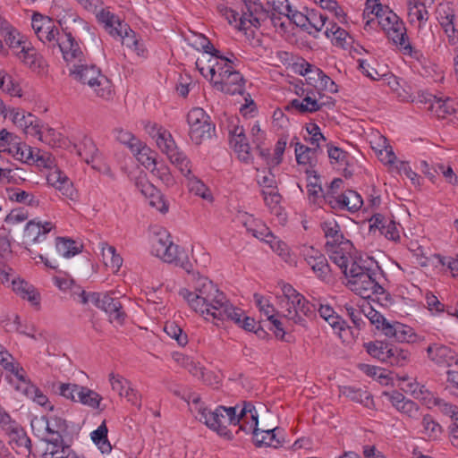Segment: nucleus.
<instances>
[{
    "label": "nucleus",
    "instance_id": "4d7b16f0",
    "mask_svg": "<svg viewBox=\"0 0 458 458\" xmlns=\"http://www.w3.org/2000/svg\"><path fill=\"white\" fill-rule=\"evenodd\" d=\"M308 18L309 30L314 29L316 32H319L322 30L328 19L327 15L318 13L316 10L308 11Z\"/></svg>",
    "mask_w": 458,
    "mask_h": 458
},
{
    "label": "nucleus",
    "instance_id": "cd10ccee",
    "mask_svg": "<svg viewBox=\"0 0 458 458\" xmlns=\"http://www.w3.org/2000/svg\"><path fill=\"white\" fill-rule=\"evenodd\" d=\"M428 102L430 103V111L435 113L438 118L445 119L447 115L458 112V103L452 98H446L442 99L436 96H431Z\"/></svg>",
    "mask_w": 458,
    "mask_h": 458
},
{
    "label": "nucleus",
    "instance_id": "f8f14e48",
    "mask_svg": "<svg viewBox=\"0 0 458 458\" xmlns=\"http://www.w3.org/2000/svg\"><path fill=\"white\" fill-rule=\"evenodd\" d=\"M171 163L174 165L186 178L187 187L191 192H193L195 195L199 196L204 199H211V193L208 188L201 180L192 174L191 169V161L188 159L184 152L180 154V157L178 156L177 157H174Z\"/></svg>",
    "mask_w": 458,
    "mask_h": 458
},
{
    "label": "nucleus",
    "instance_id": "5fc2aeb1",
    "mask_svg": "<svg viewBox=\"0 0 458 458\" xmlns=\"http://www.w3.org/2000/svg\"><path fill=\"white\" fill-rule=\"evenodd\" d=\"M164 330L167 335L174 339L180 346H185L188 344L186 333L174 322H166Z\"/></svg>",
    "mask_w": 458,
    "mask_h": 458
},
{
    "label": "nucleus",
    "instance_id": "a211bd4d",
    "mask_svg": "<svg viewBox=\"0 0 458 458\" xmlns=\"http://www.w3.org/2000/svg\"><path fill=\"white\" fill-rule=\"evenodd\" d=\"M229 143L238 158L246 164L252 162L253 157L250 154V147L245 135L242 126H234L229 132Z\"/></svg>",
    "mask_w": 458,
    "mask_h": 458
},
{
    "label": "nucleus",
    "instance_id": "c9c22d12",
    "mask_svg": "<svg viewBox=\"0 0 458 458\" xmlns=\"http://www.w3.org/2000/svg\"><path fill=\"white\" fill-rule=\"evenodd\" d=\"M320 148L313 146L312 148L307 147L300 142L295 145L296 161L299 165H312L316 161V157Z\"/></svg>",
    "mask_w": 458,
    "mask_h": 458
},
{
    "label": "nucleus",
    "instance_id": "ddd939ff",
    "mask_svg": "<svg viewBox=\"0 0 458 458\" xmlns=\"http://www.w3.org/2000/svg\"><path fill=\"white\" fill-rule=\"evenodd\" d=\"M243 3L242 16L239 18V29L246 30L247 24L256 28L268 17V10L260 0H241Z\"/></svg>",
    "mask_w": 458,
    "mask_h": 458
},
{
    "label": "nucleus",
    "instance_id": "7ed1b4c3",
    "mask_svg": "<svg viewBox=\"0 0 458 458\" xmlns=\"http://www.w3.org/2000/svg\"><path fill=\"white\" fill-rule=\"evenodd\" d=\"M70 75L81 83L89 85L101 98L110 99L114 95L111 81L95 64H88L86 61L74 64L70 69Z\"/></svg>",
    "mask_w": 458,
    "mask_h": 458
},
{
    "label": "nucleus",
    "instance_id": "4c0bfd02",
    "mask_svg": "<svg viewBox=\"0 0 458 458\" xmlns=\"http://www.w3.org/2000/svg\"><path fill=\"white\" fill-rule=\"evenodd\" d=\"M101 251L104 264L114 271H118L123 265V258L116 253L115 248L105 242L102 243Z\"/></svg>",
    "mask_w": 458,
    "mask_h": 458
},
{
    "label": "nucleus",
    "instance_id": "79ce46f5",
    "mask_svg": "<svg viewBox=\"0 0 458 458\" xmlns=\"http://www.w3.org/2000/svg\"><path fill=\"white\" fill-rule=\"evenodd\" d=\"M421 425L423 427V433L428 439L437 440L441 437L443 428L430 414L423 416Z\"/></svg>",
    "mask_w": 458,
    "mask_h": 458
},
{
    "label": "nucleus",
    "instance_id": "49530a36",
    "mask_svg": "<svg viewBox=\"0 0 458 458\" xmlns=\"http://www.w3.org/2000/svg\"><path fill=\"white\" fill-rule=\"evenodd\" d=\"M312 269L317 277L320 280H326L329 276L330 267L324 255L317 256L306 262Z\"/></svg>",
    "mask_w": 458,
    "mask_h": 458
},
{
    "label": "nucleus",
    "instance_id": "393cba45",
    "mask_svg": "<svg viewBox=\"0 0 458 458\" xmlns=\"http://www.w3.org/2000/svg\"><path fill=\"white\" fill-rule=\"evenodd\" d=\"M54 228L51 222L42 223L33 219L27 223L23 236L32 243L40 242L46 239L47 234Z\"/></svg>",
    "mask_w": 458,
    "mask_h": 458
},
{
    "label": "nucleus",
    "instance_id": "13d9d810",
    "mask_svg": "<svg viewBox=\"0 0 458 458\" xmlns=\"http://www.w3.org/2000/svg\"><path fill=\"white\" fill-rule=\"evenodd\" d=\"M84 386L76 384L61 383L58 386L60 395L72 402H77V396L81 394Z\"/></svg>",
    "mask_w": 458,
    "mask_h": 458
},
{
    "label": "nucleus",
    "instance_id": "dca6fc26",
    "mask_svg": "<svg viewBox=\"0 0 458 458\" xmlns=\"http://www.w3.org/2000/svg\"><path fill=\"white\" fill-rule=\"evenodd\" d=\"M385 32L387 38L398 47L399 50L404 55H409L418 61L423 57V54L420 50L415 49L409 42L406 27L403 21L397 23L395 27L386 30Z\"/></svg>",
    "mask_w": 458,
    "mask_h": 458
},
{
    "label": "nucleus",
    "instance_id": "f03ea898",
    "mask_svg": "<svg viewBox=\"0 0 458 458\" xmlns=\"http://www.w3.org/2000/svg\"><path fill=\"white\" fill-rule=\"evenodd\" d=\"M345 276L348 279L347 284L350 289L363 299L370 298L373 294H383L385 293V289L378 281L381 276L378 267L372 269L353 261Z\"/></svg>",
    "mask_w": 458,
    "mask_h": 458
},
{
    "label": "nucleus",
    "instance_id": "f704fd0d",
    "mask_svg": "<svg viewBox=\"0 0 458 458\" xmlns=\"http://www.w3.org/2000/svg\"><path fill=\"white\" fill-rule=\"evenodd\" d=\"M35 34L41 42L48 44L52 47L59 37V30L53 19L50 18Z\"/></svg>",
    "mask_w": 458,
    "mask_h": 458
},
{
    "label": "nucleus",
    "instance_id": "72a5a7b5",
    "mask_svg": "<svg viewBox=\"0 0 458 458\" xmlns=\"http://www.w3.org/2000/svg\"><path fill=\"white\" fill-rule=\"evenodd\" d=\"M321 108V105L310 97H305L302 100L294 98L286 106V110H296L300 114L314 113Z\"/></svg>",
    "mask_w": 458,
    "mask_h": 458
},
{
    "label": "nucleus",
    "instance_id": "09e8293b",
    "mask_svg": "<svg viewBox=\"0 0 458 458\" xmlns=\"http://www.w3.org/2000/svg\"><path fill=\"white\" fill-rule=\"evenodd\" d=\"M118 32L119 35L114 36V38H122V44L125 45L126 47L130 48H134L135 50H138V44L139 41L136 37V33L128 26V24L123 22L118 23Z\"/></svg>",
    "mask_w": 458,
    "mask_h": 458
},
{
    "label": "nucleus",
    "instance_id": "0e129e2a",
    "mask_svg": "<svg viewBox=\"0 0 458 458\" xmlns=\"http://www.w3.org/2000/svg\"><path fill=\"white\" fill-rule=\"evenodd\" d=\"M437 19L441 26L454 21L455 14L449 4H439L437 8Z\"/></svg>",
    "mask_w": 458,
    "mask_h": 458
},
{
    "label": "nucleus",
    "instance_id": "774afa93",
    "mask_svg": "<svg viewBox=\"0 0 458 458\" xmlns=\"http://www.w3.org/2000/svg\"><path fill=\"white\" fill-rule=\"evenodd\" d=\"M409 6V16L415 17L419 21H428V13L422 2L419 0L410 1Z\"/></svg>",
    "mask_w": 458,
    "mask_h": 458
},
{
    "label": "nucleus",
    "instance_id": "f257e3e1",
    "mask_svg": "<svg viewBox=\"0 0 458 458\" xmlns=\"http://www.w3.org/2000/svg\"><path fill=\"white\" fill-rule=\"evenodd\" d=\"M190 275L193 291L182 288L179 294L193 310L203 316H210L216 326L218 321L223 322L225 319H234L239 322L241 312L234 310V306L230 303L225 294L212 281L192 270ZM206 319L208 318L206 317Z\"/></svg>",
    "mask_w": 458,
    "mask_h": 458
},
{
    "label": "nucleus",
    "instance_id": "a19ab883",
    "mask_svg": "<svg viewBox=\"0 0 458 458\" xmlns=\"http://www.w3.org/2000/svg\"><path fill=\"white\" fill-rule=\"evenodd\" d=\"M98 21L104 24L105 30L111 35L115 36L119 35L120 32H118V23H123L114 14L110 13L107 10L102 9L98 14H97Z\"/></svg>",
    "mask_w": 458,
    "mask_h": 458
},
{
    "label": "nucleus",
    "instance_id": "603ef678",
    "mask_svg": "<svg viewBox=\"0 0 458 458\" xmlns=\"http://www.w3.org/2000/svg\"><path fill=\"white\" fill-rule=\"evenodd\" d=\"M0 89L11 96H21V89L14 79L6 72L0 71Z\"/></svg>",
    "mask_w": 458,
    "mask_h": 458
},
{
    "label": "nucleus",
    "instance_id": "e433bc0d",
    "mask_svg": "<svg viewBox=\"0 0 458 458\" xmlns=\"http://www.w3.org/2000/svg\"><path fill=\"white\" fill-rule=\"evenodd\" d=\"M57 252L64 258L69 259L81 251V245L66 237H57L55 242Z\"/></svg>",
    "mask_w": 458,
    "mask_h": 458
},
{
    "label": "nucleus",
    "instance_id": "20e7f679",
    "mask_svg": "<svg viewBox=\"0 0 458 458\" xmlns=\"http://www.w3.org/2000/svg\"><path fill=\"white\" fill-rule=\"evenodd\" d=\"M234 407H225L219 405L214 411L207 407L199 408V420L205 423L210 429L216 431L222 437L227 439L233 437L231 430L227 428L229 425L234 426L236 419V410Z\"/></svg>",
    "mask_w": 458,
    "mask_h": 458
},
{
    "label": "nucleus",
    "instance_id": "412c9836",
    "mask_svg": "<svg viewBox=\"0 0 458 458\" xmlns=\"http://www.w3.org/2000/svg\"><path fill=\"white\" fill-rule=\"evenodd\" d=\"M321 229L324 232L325 237L327 239L325 248H331L339 244L341 247L352 248V243L344 237L340 231V225L335 219H330L321 223Z\"/></svg>",
    "mask_w": 458,
    "mask_h": 458
},
{
    "label": "nucleus",
    "instance_id": "aec40b11",
    "mask_svg": "<svg viewBox=\"0 0 458 458\" xmlns=\"http://www.w3.org/2000/svg\"><path fill=\"white\" fill-rule=\"evenodd\" d=\"M238 220L246 228V231L252 234V236L272 243V241L267 238H274V235L269 228L259 219L255 218L252 215L248 213H242L238 216Z\"/></svg>",
    "mask_w": 458,
    "mask_h": 458
},
{
    "label": "nucleus",
    "instance_id": "c03bdc74",
    "mask_svg": "<svg viewBox=\"0 0 458 458\" xmlns=\"http://www.w3.org/2000/svg\"><path fill=\"white\" fill-rule=\"evenodd\" d=\"M77 398V402L83 405L89 406L92 409H100V411L104 410V408H100V403L103 399L102 396L87 386H84V389H81V394L78 395Z\"/></svg>",
    "mask_w": 458,
    "mask_h": 458
},
{
    "label": "nucleus",
    "instance_id": "b1692460",
    "mask_svg": "<svg viewBox=\"0 0 458 458\" xmlns=\"http://www.w3.org/2000/svg\"><path fill=\"white\" fill-rule=\"evenodd\" d=\"M383 334L386 337L400 343H410L415 336L414 331L411 327L397 321L386 324L383 327Z\"/></svg>",
    "mask_w": 458,
    "mask_h": 458
},
{
    "label": "nucleus",
    "instance_id": "4468645a",
    "mask_svg": "<svg viewBox=\"0 0 458 458\" xmlns=\"http://www.w3.org/2000/svg\"><path fill=\"white\" fill-rule=\"evenodd\" d=\"M52 50L54 54L55 50L60 52L64 60L67 64H72V65L85 62L86 59L83 51L71 32H66L64 37H58L56 42L52 47Z\"/></svg>",
    "mask_w": 458,
    "mask_h": 458
},
{
    "label": "nucleus",
    "instance_id": "0eeeda50",
    "mask_svg": "<svg viewBox=\"0 0 458 458\" xmlns=\"http://www.w3.org/2000/svg\"><path fill=\"white\" fill-rule=\"evenodd\" d=\"M187 123L190 128L189 136L196 145H200L215 135V124L205 110L200 107H194L189 111Z\"/></svg>",
    "mask_w": 458,
    "mask_h": 458
},
{
    "label": "nucleus",
    "instance_id": "bf43d9fd",
    "mask_svg": "<svg viewBox=\"0 0 458 458\" xmlns=\"http://www.w3.org/2000/svg\"><path fill=\"white\" fill-rule=\"evenodd\" d=\"M283 15L286 16L290 21L300 27L302 30L308 32L309 34H312V31L309 30L308 27V13L304 14L297 10H293L291 7V12H287Z\"/></svg>",
    "mask_w": 458,
    "mask_h": 458
},
{
    "label": "nucleus",
    "instance_id": "680f3d73",
    "mask_svg": "<svg viewBox=\"0 0 458 458\" xmlns=\"http://www.w3.org/2000/svg\"><path fill=\"white\" fill-rule=\"evenodd\" d=\"M262 195L264 198L265 204L269 208L271 212L279 215L280 214V201H281V195L276 191L275 190L272 191H262Z\"/></svg>",
    "mask_w": 458,
    "mask_h": 458
},
{
    "label": "nucleus",
    "instance_id": "2f4dec72",
    "mask_svg": "<svg viewBox=\"0 0 458 458\" xmlns=\"http://www.w3.org/2000/svg\"><path fill=\"white\" fill-rule=\"evenodd\" d=\"M108 428L106 421L103 420L102 423L98 427L97 429L90 433V438L92 442L98 446L102 454H110L112 451V445L108 440Z\"/></svg>",
    "mask_w": 458,
    "mask_h": 458
},
{
    "label": "nucleus",
    "instance_id": "de8ad7c7",
    "mask_svg": "<svg viewBox=\"0 0 458 458\" xmlns=\"http://www.w3.org/2000/svg\"><path fill=\"white\" fill-rule=\"evenodd\" d=\"M1 35L4 37L5 43L12 48L21 47L26 41L20 32L10 25L2 27Z\"/></svg>",
    "mask_w": 458,
    "mask_h": 458
},
{
    "label": "nucleus",
    "instance_id": "473e14b6",
    "mask_svg": "<svg viewBox=\"0 0 458 458\" xmlns=\"http://www.w3.org/2000/svg\"><path fill=\"white\" fill-rule=\"evenodd\" d=\"M16 390L21 391L25 396L32 399L38 405L53 410V406L50 405L47 396L35 385L25 384L24 386H17Z\"/></svg>",
    "mask_w": 458,
    "mask_h": 458
},
{
    "label": "nucleus",
    "instance_id": "6e6d98bb",
    "mask_svg": "<svg viewBox=\"0 0 458 458\" xmlns=\"http://www.w3.org/2000/svg\"><path fill=\"white\" fill-rule=\"evenodd\" d=\"M43 458H85L82 455L78 454L74 450L71 448V445L67 444L62 447L56 448L52 451H45Z\"/></svg>",
    "mask_w": 458,
    "mask_h": 458
},
{
    "label": "nucleus",
    "instance_id": "6e6552de",
    "mask_svg": "<svg viewBox=\"0 0 458 458\" xmlns=\"http://www.w3.org/2000/svg\"><path fill=\"white\" fill-rule=\"evenodd\" d=\"M0 427L9 437V445L18 454L31 453V441L24 428L11 418L8 412L0 405Z\"/></svg>",
    "mask_w": 458,
    "mask_h": 458
},
{
    "label": "nucleus",
    "instance_id": "2eb2a0df",
    "mask_svg": "<svg viewBox=\"0 0 458 458\" xmlns=\"http://www.w3.org/2000/svg\"><path fill=\"white\" fill-rule=\"evenodd\" d=\"M323 199L331 208L348 210L352 213L358 211L363 205L361 196L352 190H347L337 197L326 193L323 195Z\"/></svg>",
    "mask_w": 458,
    "mask_h": 458
},
{
    "label": "nucleus",
    "instance_id": "9d476101",
    "mask_svg": "<svg viewBox=\"0 0 458 458\" xmlns=\"http://www.w3.org/2000/svg\"><path fill=\"white\" fill-rule=\"evenodd\" d=\"M36 422L45 426L47 432L49 434V437L45 439L47 443L45 451H52V448L55 450L68 444L64 439L68 432V425L65 420L58 416H53L50 419L43 416L39 420H36Z\"/></svg>",
    "mask_w": 458,
    "mask_h": 458
},
{
    "label": "nucleus",
    "instance_id": "f3484780",
    "mask_svg": "<svg viewBox=\"0 0 458 458\" xmlns=\"http://www.w3.org/2000/svg\"><path fill=\"white\" fill-rule=\"evenodd\" d=\"M216 89L229 95H242L245 90V80L241 72L232 69L228 73L223 72L222 79L216 81Z\"/></svg>",
    "mask_w": 458,
    "mask_h": 458
},
{
    "label": "nucleus",
    "instance_id": "69168bd1",
    "mask_svg": "<svg viewBox=\"0 0 458 458\" xmlns=\"http://www.w3.org/2000/svg\"><path fill=\"white\" fill-rule=\"evenodd\" d=\"M109 381L112 386V389L116 391L120 396H123L131 387L130 382L126 378L113 372L109 374Z\"/></svg>",
    "mask_w": 458,
    "mask_h": 458
},
{
    "label": "nucleus",
    "instance_id": "bb28decb",
    "mask_svg": "<svg viewBox=\"0 0 458 458\" xmlns=\"http://www.w3.org/2000/svg\"><path fill=\"white\" fill-rule=\"evenodd\" d=\"M341 246L342 244H339L331 248L325 249L328 253L330 259L335 265H337L341 268L344 276H346L350 269L349 265H352V263L354 260L350 253L352 248L344 249Z\"/></svg>",
    "mask_w": 458,
    "mask_h": 458
},
{
    "label": "nucleus",
    "instance_id": "864d4df0",
    "mask_svg": "<svg viewBox=\"0 0 458 458\" xmlns=\"http://www.w3.org/2000/svg\"><path fill=\"white\" fill-rule=\"evenodd\" d=\"M13 123L21 127L22 130L28 128V124L31 125L33 121H36V116L30 113L25 112L23 109H13L11 111Z\"/></svg>",
    "mask_w": 458,
    "mask_h": 458
},
{
    "label": "nucleus",
    "instance_id": "6ab92c4d",
    "mask_svg": "<svg viewBox=\"0 0 458 458\" xmlns=\"http://www.w3.org/2000/svg\"><path fill=\"white\" fill-rule=\"evenodd\" d=\"M236 419L237 420L234 421V426L239 425L236 433L241 430L246 434H250L251 430H256L259 425L258 411L250 402H243L239 413L236 412Z\"/></svg>",
    "mask_w": 458,
    "mask_h": 458
},
{
    "label": "nucleus",
    "instance_id": "39448f33",
    "mask_svg": "<svg viewBox=\"0 0 458 458\" xmlns=\"http://www.w3.org/2000/svg\"><path fill=\"white\" fill-rule=\"evenodd\" d=\"M152 253L167 263H174L183 268L188 274L192 270L185 251L181 250L170 240V234L166 231L159 232L152 242Z\"/></svg>",
    "mask_w": 458,
    "mask_h": 458
},
{
    "label": "nucleus",
    "instance_id": "1a4fd4ad",
    "mask_svg": "<svg viewBox=\"0 0 458 458\" xmlns=\"http://www.w3.org/2000/svg\"><path fill=\"white\" fill-rule=\"evenodd\" d=\"M284 316L293 324L307 327L306 318H313L316 315L317 304L306 300L302 294H299L296 299L292 300L284 305Z\"/></svg>",
    "mask_w": 458,
    "mask_h": 458
},
{
    "label": "nucleus",
    "instance_id": "5701e85b",
    "mask_svg": "<svg viewBox=\"0 0 458 458\" xmlns=\"http://www.w3.org/2000/svg\"><path fill=\"white\" fill-rule=\"evenodd\" d=\"M428 359L436 365L440 367H450L453 363H456V354L450 347L440 344H432L427 348Z\"/></svg>",
    "mask_w": 458,
    "mask_h": 458
},
{
    "label": "nucleus",
    "instance_id": "052dcab7",
    "mask_svg": "<svg viewBox=\"0 0 458 458\" xmlns=\"http://www.w3.org/2000/svg\"><path fill=\"white\" fill-rule=\"evenodd\" d=\"M344 309L354 327L358 330L363 329L366 326V322L362 318L363 306L361 308H355L350 304H345Z\"/></svg>",
    "mask_w": 458,
    "mask_h": 458
},
{
    "label": "nucleus",
    "instance_id": "c756f323",
    "mask_svg": "<svg viewBox=\"0 0 458 458\" xmlns=\"http://www.w3.org/2000/svg\"><path fill=\"white\" fill-rule=\"evenodd\" d=\"M371 13H375L377 22L384 31L395 27L397 23L403 21L396 13L386 5L376 4L373 6Z\"/></svg>",
    "mask_w": 458,
    "mask_h": 458
},
{
    "label": "nucleus",
    "instance_id": "a878e982",
    "mask_svg": "<svg viewBox=\"0 0 458 458\" xmlns=\"http://www.w3.org/2000/svg\"><path fill=\"white\" fill-rule=\"evenodd\" d=\"M317 310L319 316L327 321L335 332L341 334V332L350 328L346 321L336 314L330 305L319 303L317 305Z\"/></svg>",
    "mask_w": 458,
    "mask_h": 458
},
{
    "label": "nucleus",
    "instance_id": "ea45409f",
    "mask_svg": "<svg viewBox=\"0 0 458 458\" xmlns=\"http://www.w3.org/2000/svg\"><path fill=\"white\" fill-rule=\"evenodd\" d=\"M391 344L382 342V341H375V342H369L365 344L367 352L372 356L373 358H376L379 360L380 361L386 362L387 358H389V352Z\"/></svg>",
    "mask_w": 458,
    "mask_h": 458
},
{
    "label": "nucleus",
    "instance_id": "9b49d317",
    "mask_svg": "<svg viewBox=\"0 0 458 458\" xmlns=\"http://www.w3.org/2000/svg\"><path fill=\"white\" fill-rule=\"evenodd\" d=\"M144 129L150 137L156 140L157 147L170 161L180 157V154L183 152L176 145L172 134L157 123L148 121L145 123Z\"/></svg>",
    "mask_w": 458,
    "mask_h": 458
},
{
    "label": "nucleus",
    "instance_id": "338daca9",
    "mask_svg": "<svg viewBox=\"0 0 458 458\" xmlns=\"http://www.w3.org/2000/svg\"><path fill=\"white\" fill-rule=\"evenodd\" d=\"M63 136L60 132H57L55 129L47 127L43 134H40L39 140L48 144L53 148H59L62 146Z\"/></svg>",
    "mask_w": 458,
    "mask_h": 458
},
{
    "label": "nucleus",
    "instance_id": "3c124183",
    "mask_svg": "<svg viewBox=\"0 0 458 458\" xmlns=\"http://www.w3.org/2000/svg\"><path fill=\"white\" fill-rule=\"evenodd\" d=\"M432 403L443 415L448 416L454 420V426L458 423V407L456 405L439 397L433 398Z\"/></svg>",
    "mask_w": 458,
    "mask_h": 458
},
{
    "label": "nucleus",
    "instance_id": "4be33fe9",
    "mask_svg": "<svg viewBox=\"0 0 458 458\" xmlns=\"http://www.w3.org/2000/svg\"><path fill=\"white\" fill-rule=\"evenodd\" d=\"M283 429L276 427L271 429L260 430L257 427L256 430H251L250 433L253 435V441L256 446H271L278 448L282 446L284 438L282 437Z\"/></svg>",
    "mask_w": 458,
    "mask_h": 458
},
{
    "label": "nucleus",
    "instance_id": "a18cd8bd",
    "mask_svg": "<svg viewBox=\"0 0 458 458\" xmlns=\"http://www.w3.org/2000/svg\"><path fill=\"white\" fill-rule=\"evenodd\" d=\"M75 148H77L78 155L88 164L93 162L98 154V148L89 138L85 137Z\"/></svg>",
    "mask_w": 458,
    "mask_h": 458
},
{
    "label": "nucleus",
    "instance_id": "58836bf2",
    "mask_svg": "<svg viewBox=\"0 0 458 458\" xmlns=\"http://www.w3.org/2000/svg\"><path fill=\"white\" fill-rule=\"evenodd\" d=\"M216 65H217V59L208 55H202L196 61L197 69L205 78H208L209 75L211 83L213 81H215L216 78Z\"/></svg>",
    "mask_w": 458,
    "mask_h": 458
},
{
    "label": "nucleus",
    "instance_id": "7c9ffc66",
    "mask_svg": "<svg viewBox=\"0 0 458 458\" xmlns=\"http://www.w3.org/2000/svg\"><path fill=\"white\" fill-rule=\"evenodd\" d=\"M137 144V146L132 145L131 152L142 165L152 172V169L157 166L156 160L157 153L142 142Z\"/></svg>",
    "mask_w": 458,
    "mask_h": 458
},
{
    "label": "nucleus",
    "instance_id": "37998d69",
    "mask_svg": "<svg viewBox=\"0 0 458 458\" xmlns=\"http://www.w3.org/2000/svg\"><path fill=\"white\" fill-rule=\"evenodd\" d=\"M13 289L23 299H27L29 301H30L33 305H38L39 303V294L36 293L33 287L27 282H17L13 280Z\"/></svg>",
    "mask_w": 458,
    "mask_h": 458
},
{
    "label": "nucleus",
    "instance_id": "423d86ee",
    "mask_svg": "<svg viewBox=\"0 0 458 458\" xmlns=\"http://www.w3.org/2000/svg\"><path fill=\"white\" fill-rule=\"evenodd\" d=\"M81 303L92 302L97 308L104 310L109 317L110 321H115L122 325L126 318V313L118 297H114L109 293H90L82 291L80 294Z\"/></svg>",
    "mask_w": 458,
    "mask_h": 458
},
{
    "label": "nucleus",
    "instance_id": "8fccbe9b",
    "mask_svg": "<svg viewBox=\"0 0 458 458\" xmlns=\"http://www.w3.org/2000/svg\"><path fill=\"white\" fill-rule=\"evenodd\" d=\"M390 352L388 353L389 358L386 360V363L391 366L403 367L410 360V352L407 350L402 349L395 345L391 344Z\"/></svg>",
    "mask_w": 458,
    "mask_h": 458
},
{
    "label": "nucleus",
    "instance_id": "e2e57ef3",
    "mask_svg": "<svg viewBox=\"0 0 458 458\" xmlns=\"http://www.w3.org/2000/svg\"><path fill=\"white\" fill-rule=\"evenodd\" d=\"M327 153L331 163L335 162L340 165H350V159L352 157L348 152L343 150L342 148L328 145Z\"/></svg>",
    "mask_w": 458,
    "mask_h": 458
},
{
    "label": "nucleus",
    "instance_id": "c85d7f7f",
    "mask_svg": "<svg viewBox=\"0 0 458 458\" xmlns=\"http://www.w3.org/2000/svg\"><path fill=\"white\" fill-rule=\"evenodd\" d=\"M340 394L352 402L360 403L368 409H373L375 406L372 395L362 388L344 386L340 387Z\"/></svg>",
    "mask_w": 458,
    "mask_h": 458
}]
</instances>
